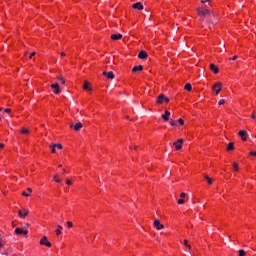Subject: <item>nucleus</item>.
<instances>
[{
	"instance_id": "43",
	"label": "nucleus",
	"mask_w": 256,
	"mask_h": 256,
	"mask_svg": "<svg viewBox=\"0 0 256 256\" xmlns=\"http://www.w3.org/2000/svg\"><path fill=\"white\" fill-rule=\"evenodd\" d=\"M5 147V144L0 143V149H3Z\"/></svg>"
},
{
	"instance_id": "31",
	"label": "nucleus",
	"mask_w": 256,
	"mask_h": 256,
	"mask_svg": "<svg viewBox=\"0 0 256 256\" xmlns=\"http://www.w3.org/2000/svg\"><path fill=\"white\" fill-rule=\"evenodd\" d=\"M54 147H57V149H63V145L61 144H54Z\"/></svg>"
},
{
	"instance_id": "37",
	"label": "nucleus",
	"mask_w": 256,
	"mask_h": 256,
	"mask_svg": "<svg viewBox=\"0 0 256 256\" xmlns=\"http://www.w3.org/2000/svg\"><path fill=\"white\" fill-rule=\"evenodd\" d=\"M33 57H35V52H32L29 58L32 59Z\"/></svg>"
},
{
	"instance_id": "28",
	"label": "nucleus",
	"mask_w": 256,
	"mask_h": 256,
	"mask_svg": "<svg viewBox=\"0 0 256 256\" xmlns=\"http://www.w3.org/2000/svg\"><path fill=\"white\" fill-rule=\"evenodd\" d=\"M178 123H179V125H185V121L181 118L178 119Z\"/></svg>"
},
{
	"instance_id": "51",
	"label": "nucleus",
	"mask_w": 256,
	"mask_h": 256,
	"mask_svg": "<svg viewBox=\"0 0 256 256\" xmlns=\"http://www.w3.org/2000/svg\"><path fill=\"white\" fill-rule=\"evenodd\" d=\"M3 247V244L0 242V248Z\"/></svg>"
},
{
	"instance_id": "26",
	"label": "nucleus",
	"mask_w": 256,
	"mask_h": 256,
	"mask_svg": "<svg viewBox=\"0 0 256 256\" xmlns=\"http://www.w3.org/2000/svg\"><path fill=\"white\" fill-rule=\"evenodd\" d=\"M247 252L245 250H239V256H245Z\"/></svg>"
},
{
	"instance_id": "23",
	"label": "nucleus",
	"mask_w": 256,
	"mask_h": 256,
	"mask_svg": "<svg viewBox=\"0 0 256 256\" xmlns=\"http://www.w3.org/2000/svg\"><path fill=\"white\" fill-rule=\"evenodd\" d=\"M63 229V226L58 225V229L55 230L56 235H61V230Z\"/></svg>"
},
{
	"instance_id": "50",
	"label": "nucleus",
	"mask_w": 256,
	"mask_h": 256,
	"mask_svg": "<svg viewBox=\"0 0 256 256\" xmlns=\"http://www.w3.org/2000/svg\"><path fill=\"white\" fill-rule=\"evenodd\" d=\"M186 247H187L188 249H191V245H190V244H188Z\"/></svg>"
},
{
	"instance_id": "36",
	"label": "nucleus",
	"mask_w": 256,
	"mask_h": 256,
	"mask_svg": "<svg viewBox=\"0 0 256 256\" xmlns=\"http://www.w3.org/2000/svg\"><path fill=\"white\" fill-rule=\"evenodd\" d=\"M10 111H11V109H9V108L4 109V113H9Z\"/></svg>"
},
{
	"instance_id": "34",
	"label": "nucleus",
	"mask_w": 256,
	"mask_h": 256,
	"mask_svg": "<svg viewBox=\"0 0 256 256\" xmlns=\"http://www.w3.org/2000/svg\"><path fill=\"white\" fill-rule=\"evenodd\" d=\"M67 226H68L69 228L73 227V222L68 221V222H67Z\"/></svg>"
},
{
	"instance_id": "20",
	"label": "nucleus",
	"mask_w": 256,
	"mask_h": 256,
	"mask_svg": "<svg viewBox=\"0 0 256 256\" xmlns=\"http://www.w3.org/2000/svg\"><path fill=\"white\" fill-rule=\"evenodd\" d=\"M235 144L233 142H230L227 146V151H233L235 149Z\"/></svg>"
},
{
	"instance_id": "10",
	"label": "nucleus",
	"mask_w": 256,
	"mask_h": 256,
	"mask_svg": "<svg viewBox=\"0 0 256 256\" xmlns=\"http://www.w3.org/2000/svg\"><path fill=\"white\" fill-rule=\"evenodd\" d=\"M40 245H45L46 247H51V242H49V240L47 239V236H44L40 240Z\"/></svg>"
},
{
	"instance_id": "17",
	"label": "nucleus",
	"mask_w": 256,
	"mask_h": 256,
	"mask_svg": "<svg viewBox=\"0 0 256 256\" xmlns=\"http://www.w3.org/2000/svg\"><path fill=\"white\" fill-rule=\"evenodd\" d=\"M210 70L213 71L215 74L219 73V67L215 64H210Z\"/></svg>"
},
{
	"instance_id": "49",
	"label": "nucleus",
	"mask_w": 256,
	"mask_h": 256,
	"mask_svg": "<svg viewBox=\"0 0 256 256\" xmlns=\"http://www.w3.org/2000/svg\"><path fill=\"white\" fill-rule=\"evenodd\" d=\"M62 173H63V175H65V173H67V172H66V170H65V169H63V170H62Z\"/></svg>"
},
{
	"instance_id": "44",
	"label": "nucleus",
	"mask_w": 256,
	"mask_h": 256,
	"mask_svg": "<svg viewBox=\"0 0 256 256\" xmlns=\"http://www.w3.org/2000/svg\"><path fill=\"white\" fill-rule=\"evenodd\" d=\"M54 181H55L56 183H61V179H57V178H56Z\"/></svg>"
},
{
	"instance_id": "38",
	"label": "nucleus",
	"mask_w": 256,
	"mask_h": 256,
	"mask_svg": "<svg viewBox=\"0 0 256 256\" xmlns=\"http://www.w3.org/2000/svg\"><path fill=\"white\" fill-rule=\"evenodd\" d=\"M60 82L62 83V85H65V79L60 78Z\"/></svg>"
},
{
	"instance_id": "30",
	"label": "nucleus",
	"mask_w": 256,
	"mask_h": 256,
	"mask_svg": "<svg viewBox=\"0 0 256 256\" xmlns=\"http://www.w3.org/2000/svg\"><path fill=\"white\" fill-rule=\"evenodd\" d=\"M218 105H225V99L219 100Z\"/></svg>"
},
{
	"instance_id": "14",
	"label": "nucleus",
	"mask_w": 256,
	"mask_h": 256,
	"mask_svg": "<svg viewBox=\"0 0 256 256\" xmlns=\"http://www.w3.org/2000/svg\"><path fill=\"white\" fill-rule=\"evenodd\" d=\"M171 116V112H169V110H166L164 114L161 115L162 119H164V121H169V117Z\"/></svg>"
},
{
	"instance_id": "3",
	"label": "nucleus",
	"mask_w": 256,
	"mask_h": 256,
	"mask_svg": "<svg viewBox=\"0 0 256 256\" xmlns=\"http://www.w3.org/2000/svg\"><path fill=\"white\" fill-rule=\"evenodd\" d=\"M51 89H53V93H55V95H59V93H61V88L59 87V83L51 84Z\"/></svg>"
},
{
	"instance_id": "2",
	"label": "nucleus",
	"mask_w": 256,
	"mask_h": 256,
	"mask_svg": "<svg viewBox=\"0 0 256 256\" xmlns=\"http://www.w3.org/2000/svg\"><path fill=\"white\" fill-rule=\"evenodd\" d=\"M163 102L169 103V97L165 96V94H160L156 98V103H158V105H161Z\"/></svg>"
},
{
	"instance_id": "32",
	"label": "nucleus",
	"mask_w": 256,
	"mask_h": 256,
	"mask_svg": "<svg viewBox=\"0 0 256 256\" xmlns=\"http://www.w3.org/2000/svg\"><path fill=\"white\" fill-rule=\"evenodd\" d=\"M183 203H185V200H183V199L178 200V205H183Z\"/></svg>"
},
{
	"instance_id": "41",
	"label": "nucleus",
	"mask_w": 256,
	"mask_h": 256,
	"mask_svg": "<svg viewBox=\"0 0 256 256\" xmlns=\"http://www.w3.org/2000/svg\"><path fill=\"white\" fill-rule=\"evenodd\" d=\"M28 193H33V189L27 188Z\"/></svg>"
},
{
	"instance_id": "35",
	"label": "nucleus",
	"mask_w": 256,
	"mask_h": 256,
	"mask_svg": "<svg viewBox=\"0 0 256 256\" xmlns=\"http://www.w3.org/2000/svg\"><path fill=\"white\" fill-rule=\"evenodd\" d=\"M51 147H52L51 152H52V153H55V147H56L55 144H53Z\"/></svg>"
},
{
	"instance_id": "13",
	"label": "nucleus",
	"mask_w": 256,
	"mask_h": 256,
	"mask_svg": "<svg viewBox=\"0 0 256 256\" xmlns=\"http://www.w3.org/2000/svg\"><path fill=\"white\" fill-rule=\"evenodd\" d=\"M111 39L113 41H119L120 39H123V35L122 34H112Z\"/></svg>"
},
{
	"instance_id": "12",
	"label": "nucleus",
	"mask_w": 256,
	"mask_h": 256,
	"mask_svg": "<svg viewBox=\"0 0 256 256\" xmlns=\"http://www.w3.org/2000/svg\"><path fill=\"white\" fill-rule=\"evenodd\" d=\"M15 233H16V235H27L29 233V231L23 230V228H16Z\"/></svg>"
},
{
	"instance_id": "8",
	"label": "nucleus",
	"mask_w": 256,
	"mask_h": 256,
	"mask_svg": "<svg viewBox=\"0 0 256 256\" xmlns=\"http://www.w3.org/2000/svg\"><path fill=\"white\" fill-rule=\"evenodd\" d=\"M29 215V210L23 208L22 210L18 211V217H21L22 219H25V217Z\"/></svg>"
},
{
	"instance_id": "24",
	"label": "nucleus",
	"mask_w": 256,
	"mask_h": 256,
	"mask_svg": "<svg viewBox=\"0 0 256 256\" xmlns=\"http://www.w3.org/2000/svg\"><path fill=\"white\" fill-rule=\"evenodd\" d=\"M234 171H239V164L237 162L233 163Z\"/></svg>"
},
{
	"instance_id": "33",
	"label": "nucleus",
	"mask_w": 256,
	"mask_h": 256,
	"mask_svg": "<svg viewBox=\"0 0 256 256\" xmlns=\"http://www.w3.org/2000/svg\"><path fill=\"white\" fill-rule=\"evenodd\" d=\"M22 195H23V197H29L30 194L27 193V192H25V191H23V192H22Z\"/></svg>"
},
{
	"instance_id": "53",
	"label": "nucleus",
	"mask_w": 256,
	"mask_h": 256,
	"mask_svg": "<svg viewBox=\"0 0 256 256\" xmlns=\"http://www.w3.org/2000/svg\"><path fill=\"white\" fill-rule=\"evenodd\" d=\"M3 111V108H0V112Z\"/></svg>"
},
{
	"instance_id": "42",
	"label": "nucleus",
	"mask_w": 256,
	"mask_h": 256,
	"mask_svg": "<svg viewBox=\"0 0 256 256\" xmlns=\"http://www.w3.org/2000/svg\"><path fill=\"white\" fill-rule=\"evenodd\" d=\"M231 59H232V61H236L237 55L233 56Z\"/></svg>"
},
{
	"instance_id": "48",
	"label": "nucleus",
	"mask_w": 256,
	"mask_h": 256,
	"mask_svg": "<svg viewBox=\"0 0 256 256\" xmlns=\"http://www.w3.org/2000/svg\"><path fill=\"white\" fill-rule=\"evenodd\" d=\"M55 179H57V174H55L54 176H53V180L55 181Z\"/></svg>"
},
{
	"instance_id": "7",
	"label": "nucleus",
	"mask_w": 256,
	"mask_h": 256,
	"mask_svg": "<svg viewBox=\"0 0 256 256\" xmlns=\"http://www.w3.org/2000/svg\"><path fill=\"white\" fill-rule=\"evenodd\" d=\"M154 227H156L157 231H161V229H165V226L161 224L159 219L154 220Z\"/></svg>"
},
{
	"instance_id": "9",
	"label": "nucleus",
	"mask_w": 256,
	"mask_h": 256,
	"mask_svg": "<svg viewBox=\"0 0 256 256\" xmlns=\"http://www.w3.org/2000/svg\"><path fill=\"white\" fill-rule=\"evenodd\" d=\"M102 75H104L105 77H107V79H115V74L113 73V71H103Z\"/></svg>"
},
{
	"instance_id": "1",
	"label": "nucleus",
	"mask_w": 256,
	"mask_h": 256,
	"mask_svg": "<svg viewBox=\"0 0 256 256\" xmlns=\"http://www.w3.org/2000/svg\"><path fill=\"white\" fill-rule=\"evenodd\" d=\"M197 13L199 17H209L211 16V10L204 8H197Z\"/></svg>"
},
{
	"instance_id": "18",
	"label": "nucleus",
	"mask_w": 256,
	"mask_h": 256,
	"mask_svg": "<svg viewBox=\"0 0 256 256\" xmlns=\"http://www.w3.org/2000/svg\"><path fill=\"white\" fill-rule=\"evenodd\" d=\"M137 71H143V65L134 66L132 68L133 73H137Z\"/></svg>"
},
{
	"instance_id": "19",
	"label": "nucleus",
	"mask_w": 256,
	"mask_h": 256,
	"mask_svg": "<svg viewBox=\"0 0 256 256\" xmlns=\"http://www.w3.org/2000/svg\"><path fill=\"white\" fill-rule=\"evenodd\" d=\"M83 89H85V91H92L91 88H89V81L85 80Z\"/></svg>"
},
{
	"instance_id": "21",
	"label": "nucleus",
	"mask_w": 256,
	"mask_h": 256,
	"mask_svg": "<svg viewBox=\"0 0 256 256\" xmlns=\"http://www.w3.org/2000/svg\"><path fill=\"white\" fill-rule=\"evenodd\" d=\"M184 89H185L186 91H192V90H193V87L191 86V83H187V84H185Z\"/></svg>"
},
{
	"instance_id": "39",
	"label": "nucleus",
	"mask_w": 256,
	"mask_h": 256,
	"mask_svg": "<svg viewBox=\"0 0 256 256\" xmlns=\"http://www.w3.org/2000/svg\"><path fill=\"white\" fill-rule=\"evenodd\" d=\"M66 183H67V185H72V182L69 179L66 180Z\"/></svg>"
},
{
	"instance_id": "16",
	"label": "nucleus",
	"mask_w": 256,
	"mask_h": 256,
	"mask_svg": "<svg viewBox=\"0 0 256 256\" xmlns=\"http://www.w3.org/2000/svg\"><path fill=\"white\" fill-rule=\"evenodd\" d=\"M133 9H138L139 11L143 10V4L141 2H136L133 4Z\"/></svg>"
},
{
	"instance_id": "6",
	"label": "nucleus",
	"mask_w": 256,
	"mask_h": 256,
	"mask_svg": "<svg viewBox=\"0 0 256 256\" xmlns=\"http://www.w3.org/2000/svg\"><path fill=\"white\" fill-rule=\"evenodd\" d=\"M71 129H74V131H81L83 129V124L81 122L76 123L73 125V123L70 124Z\"/></svg>"
},
{
	"instance_id": "52",
	"label": "nucleus",
	"mask_w": 256,
	"mask_h": 256,
	"mask_svg": "<svg viewBox=\"0 0 256 256\" xmlns=\"http://www.w3.org/2000/svg\"><path fill=\"white\" fill-rule=\"evenodd\" d=\"M134 149L137 151V146H135Z\"/></svg>"
},
{
	"instance_id": "27",
	"label": "nucleus",
	"mask_w": 256,
	"mask_h": 256,
	"mask_svg": "<svg viewBox=\"0 0 256 256\" xmlns=\"http://www.w3.org/2000/svg\"><path fill=\"white\" fill-rule=\"evenodd\" d=\"M170 125H171L172 127H177V122H175V120H171V121H170Z\"/></svg>"
},
{
	"instance_id": "15",
	"label": "nucleus",
	"mask_w": 256,
	"mask_h": 256,
	"mask_svg": "<svg viewBox=\"0 0 256 256\" xmlns=\"http://www.w3.org/2000/svg\"><path fill=\"white\" fill-rule=\"evenodd\" d=\"M147 57H148V54H147V52H145L144 50H141V51L139 52V54H138V58H139V59H147Z\"/></svg>"
},
{
	"instance_id": "47",
	"label": "nucleus",
	"mask_w": 256,
	"mask_h": 256,
	"mask_svg": "<svg viewBox=\"0 0 256 256\" xmlns=\"http://www.w3.org/2000/svg\"><path fill=\"white\" fill-rule=\"evenodd\" d=\"M252 119H256L255 113L252 114Z\"/></svg>"
},
{
	"instance_id": "25",
	"label": "nucleus",
	"mask_w": 256,
	"mask_h": 256,
	"mask_svg": "<svg viewBox=\"0 0 256 256\" xmlns=\"http://www.w3.org/2000/svg\"><path fill=\"white\" fill-rule=\"evenodd\" d=\"M21 133H22L23 135H27V133H29V130L26 129V128H22Z\"/></svg>"
},
{
	"instance_id": "40",
	"label": "nucleus",
	"mask_w": 256,
	"mask_h": 256,
	"mask_svg": "<svg viewBox=\"0 0 256 256\" xmlns=\"http://www.w3.org/2000/svg\"><path fill=\"white\" fill-rule=\"evenodd\" d=\"M184 245L187 247L189 245V241L184 240Z\"/></svg>"
},
{
	"instance_id": "11",
	"label": "nucleus",
	"mask_w": 256,
	"mask_h": 256,
	"mask_svg": "<svg viewBox=\"0 0 256 256\" xmlns=\"http://www.w3.org/2000/svg\"><path fill=\"white\" fill-rule=\"evenodd\" d=\"M239 137H241L242 141H247V131L240 130L238 132Z\"/></svg>"
},
{
	"instance_id": "46",
	"label": "nucleus",
	"mask_w": 256,
	"mask_h": 256,
	"mask_svg": "<svg viewBox=\"0 0 256 256\" xmlns=\"http://www.w3.org/2000/svg\"><path fill=\"white\" fill-rule=\"evenodd\" d=\"M61 57H65V52H61Z\"/></svg>"
},
{
	"instance_id": "22",
	"label": "nucleus",
	"mask_w": 256,
	"mask_h": 256,
	"mask_svg": "<svg viewBox=\"0 0 256 256\" xmlns=\"http://www.w3.org/2000/svg\"><path fill=\"white\" fill-rule=\"evenodd\" d=\"M206 181L209 183V185H213V179L209 177L208 175H205Z\"/></svg>"
},
{
	"instance_id": "5",
	"label": "nucleus",
	"mask_w": 256,
	"mask_h": 256,
	"mask_svg": "<svg viewBox=\"0 0 256 256\" xmlns=\"http://www.w3.org/2000/svg\"><path fill=\"white\" fill-rule=\"evenodd\" d=\"M176 151H179L183 147V139H178L176 142L173 143Z\"/></svg>"
},
{
	"instance_id": "29",
	"label": "nucleus",
	"mask_w": 256,
	"mask_h": 256,
	"mask_svg": "<svg viewBox=\"0 0 256 256\" xmlns=\"http://www.w3.org/2000/svg\"><path fill=\"white\" fill-rule=\"evenodd\" d=\"M180 197H181V199H185V197H187V193L182 192V193L180 194Z\"/></svg>"
},
{
	"instance_id": "4",
	"label": "nucleus",
	"mask_w": 256,
	"mask_h": 256,
	"mask_svg": "<svg viewBox=\"0 0 256 256\" xmlns=\"http://www.w3.org/2000/svg\"><path fill=\"white\" fill-rule=\"evenodd\" d=\"M223 87V84L221 82H217L214 86H213V91L216 92V95H219V93H221V88Z\"/></svg>"
},
{
	"instance_id": "45",
	"label": "nucleus",
	"mask_w": 256,
	"mask_h": 256,
	"mask_svg": "<svg viewBox=\"0 0 256 256\" xmlns=\"http://www.w3.org/2000/svg\"><path fill=\"white\" fill-rule=\"evenodd\" d=\"M209 0H201V3H208Z\"/></svg>"
}]
</instances>
